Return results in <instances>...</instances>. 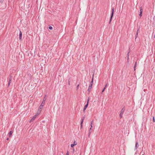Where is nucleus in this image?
Listing matches in <instances>:
<instances>
[{"label":"nucleus","mask_w":155,"mask_h":155,"mask_svg":"<svg viewBox=\"0 0 155 155\" xmlns=\"http://www.w3.org/2000/svg\"><path fill=\"white\" fill-rule=\"evenodd\" d=\"M122 114H121L120 113V118H121V117H122Z\"/></svg>","instance_id":"b1692460"},{"label":"nucleus","mask_w":155,"mask_h":155,"mask_svg":"<svg viewBox=\"0 0 155 155\" xmlns=\"http://www.w3.org/2000/svg\"><path fill=\"white\" fill-rule=\"evenodd\" d=\"M124 111V107L122 109L121 111H120V113L121 114H123Z\"/></svg>","instance_id":"9b49d317"},{"label":"nucleus","mask_w":155,"mask_h":155,"mask_svg":"<svg viewBox=\"0 0 155 155\" xmlns=\"http://www.w3.org/2000/svg\"><path fill=\"white\" fill-rule=\"evenodd\" d=\"M91 126V128L92 127V125H90Z\"/></svg>","instance_id":"2f4dec72"},{"label":"nucleus","mask_w":155,"mask_h":155,"mask_svg":"<svg viewBox=\"0 0 155 155\" xmlns=\"http://www.w3.org/2000/svg\"><path fill=\"white\" fill-rule=\"evenodd\" d=\"M93 120H92V121H91V123L93 124Z\"/></svg>","instance_id":"7c9ffc66"},{"label":"nucleus","mask_w":155,"mask_h":155,"mask_svg":"<svg viewBox=\"0 0 155 155\" xmlns=\"http://www.w3.org/2000/svg\"><path fill=\"white\" fill-rule=\"evenodd\" d=\"M9 78H11V79H12V77L11 75H10V76H9Z\"/></svg>","instance_id":"cd10ccee"},{"label":"nucleus","mask_w":155,"mask_h":155,"mask_svg":"<svg viewBox=\"0 0 155 155\" xmlns=\"http://www.w3.org/2000/svg\"><path fill=\"white\" fill-rule=\"evenodd\" d=\"M85 118V117L84 116V117H83V118L82 119V120H81V127L82 128V124L83 123V122L84 121V118Z\"/></svg>","instance_id":"9d476101"},{"label":"nucleus","mask_w":155,"mask_h":155,"mask_svg":"<svg viewBox=\"0 0 155 155\" xmlns=\"http://www.w3.org/2000/svg\"><path fill=\"white\" fill-rule=\"evenodd\" d=\"M37 116V115H36L34 116L32 118L31 120L30 121V122H32L33 120H34L36 118V117Z\"/></svg>","instance_id":"0eeeda50"},{"label":"nucleus","mask_w":155,"mask_h":155,"mask_svg":"<svg viewBox=\"0 0 155 155\" xmlns=\"http://www.w3.org/2000/svg\"><path fill=\"white\" fill-rule=\"evenodd\" d=\"M138 33L137 32H137L135 36V38H136L138 36Z\"/></svg>","instance_id":"6ab92c4d"},{"label":"nucleus","mask_w":155,"mask_h":155,"mask_svg":"<svg viewBox=\"0 0 155 155\" xmlns=\"http://www.w3.org/2000/svg\"><path fill=\"white\" fill-rule=\"evenodd\" d=\"M111 10H112V12H111V16H110V21L109 22V24H110V22L112 20V18L113 16L114 11V8H112Z\"/></svg>","instance_id":"f03ea898"},{"label":"nucleus","mask_w":155,"mask_h":155,"mask_svg":"<svg viewBox=\"0 0 155 155\" xmlns=\"http://www.w3.org/2000/svg\"><path fill=\"white\" fill-rule=\"evenodd\" d=\"M85 118V117L84 116V117H83V118L82 119V120H81V127L82 128V124L83 123V122L84 121V118Z\"/></svg>","instance_id":"1a4fd4ad"},{"label":"nucleus","mask_w":155,"mask_h":155,"mask_svg":"<svg viewBox=\"0 0 155 155\" xmlns=\"http://www.w3.org/2000/svg\"><path fill=\"white\" fill-rule=\"evenodd\" d=\"M68 84H69V85H70V82H69V83H68Z\"/></svg>","instance_id":"f704fd0d"},{"label":"nucleus","mask_w":155,"mask_h":155,"mask_svg":"<svg viewBox=\"0 0 155 155\" xmlns=\"http://www.w3.org/2000/svg\"><path fill=\"white\" fill-rule=\"evenodd\" d=\"M137 62H136L135 63V64H134V71H135L136 70V68L137 67Z\"/></svg>","instance_id":"ddd939ff"},{"label":"nucleus","mask_w":155,"mask_h":155,"mask_svg":"<svg viewBox=\"0 0 155 155\" xmlns=\"http://www.w3.org/2000/svg\"><path fill=\"white\" fill-rule=\"evenodd\" d=\"M139 28L138 29V30H137V32L138 33V31H139Z\"/></svg>","instance_id":"c85d7f7f"},{"label":"nucleus","mask_w":155,"mask_h":155,"mask_svg":"<svg viewBox=\"0 0 155 155\" xmlns=\"http://www.w3.org/2000/svg\"><path fill=\"white\" fill-rule=\"evenodd\" d=\"M108 85V84H106V85L105 86V87H104V89L102 90V92H103L105 90V89H106V87H107V86Z\"/></svg>","instance_id":"6e6552de"},{"label":"nucleus","mask_w":155,"mask_h":155,"mask_svg":"<svg viewBox=\"0 0 155 155\" xmlns=\"http://www.w3.org/2000/svg\"><path fill=\"white\" fill-rule=\"evenodd\" d=\"M22 37V33L21 31H20L19 34V39L20 40H21Z\"/></svg>","instance_id":"423d86ee"},{"label":"nucleus","mask_w":155,"mask_h":155,"mask_svg":"<svg viewBox=\"0 0 155 155\" xmlns=\"http://www.w3.org/2000/svg\"><path fill=\"white\" fill-rule=\"evenodd\" d=\"M140 13H139V16H140V17H141L142 16L143 10L142 8L141 7H140Z\"/></svg>","instance_id":"20e7f679"},{"label":"nucleus","mask_w":155,"mask_h":155,"mask_svg":"<svg viewBox=\"0 0 155 155\" xmlns=\"http://www.w3.org/2000/svg\"><path fill=\"white\" fill-rule=\"evenodd\" d=\"M129 52L127 54V57L128 59H129Z\"/></svg>","instance_id":"a878e982"},{"label":"nucleus","mask_w":155,"mask_h":155,"mask_svg":"<svg viewBox=\"0 0 155 155\" xmlns=\"http://www.w3.org/2000/svg\"><path fill=\"white\" fill-rule=\"evenodd\" d=\"M9 139V138H7L6 140H5V142H7V141Z\"/></svg>","instance_id":"393cba45"},{"label":"nucleus","mask_w":155,"mask_h":155,"mask_svg":"<svg viewBox=\"0 0 155 155\" xmlns=\"http://www.w3.org/2000/svg\"><path fill=\"white\" fill-rule=\"evenodd\" d=\"M92 84H90V85L89 86V87H88V91L89 92H90L91 91V89L92 88Z\"/></svg>","instance_id":"39448f33"},{"label":"nucleus","mask_w":155,"mask_h":155,"mask_svg":"<svg viewBox=\"0 0 155 155\" xmlns=\"http://www.w3.org/2000/svg\"><path fill=\"white\" fill-rule=\"evenodd\" d=\"M93 120H92V121H91V123L93 124Z\"/></svg>","instance_id":"c756f323"},{"label":"nucleus","mask_w":155,"mask_h":155,"mask_svg":"<svg viewBox=\"0 0 155 155\" xmlns=\"http://www.w3.org/2000/svg\"><path fill=\"white\" fill-rule=\"evenodd\" d=\"M74 146V144H72L71 145V147H73Z\"/></svg>","instance_id":"412c9836"},{"label":"nucleus","mask_w":155,"mask_h":155,"mask_svg":"<svg viewBox=\"0 0 155 155\" xmlns=\"http://www.w3.org/2000/svg\"><path fill=\"white\" fill-rule=\"evenodd\" d=\"M93 77H92V80L90 83V84H93Z\"/></svg>","instance_id":"f3484780"},{"label":"nucleus","mask_w":155,"mask_h":155,"mask_svg":"<svg viewBox=\"0 0 155 155\" xmlns=\"http://www.w3.org/2000/svg\"><path fill=\"white\" fill-rule=\"evenodd\" d=\"M139 146L138 143L137 142H136L135 144V149H137L138 147Z\"/></svg>","instance_id":"4468645a"},{"label":"nucleus","mask_w":155,"mask_h":155,"mask_svg":"<svg viewBox=\"0 0 155 155\" xmlns=\"http://www.w3.org/2000/svg\"><path fill=\"white\" fill-rule=\"evenodd\" d=\"M12 81V79H11V78H9V81L8 82V86H9V85H10V84L11 83Z\"/></svg>","instance_id":"2eb2a0df"},{"label":"nucleus","mask_w":155,"mask_h":155,"mask_svg":"<svg viewBox=\"0 0 155 155\" xmlns=\"http://www.w3.org/2000/svg\"><path fill=\"white\" fill-rule=\"evenodd\" d=\"M48 28L50 30H52L53 29L52 27L51 26H49Z\"/></svg>","instance_id":"a211bd4d"},{"label":"nucleus","mask_w":155,"mask_h":155,"mask_svg":"<svg viewBox=\"0 0 155 155\" xmlns=\"http://www.w3.org/2000/svg\"><path fill=\"white\" fill-rule=\"evenodd\" d=\"M154 38H155V35H154Z\"/></svg>","instance_id":"c9c22d12"},{"label":"nucleus","mask_w":155,"mask_h":155,"mask_svg":"<svg viewBox=\"0 0 155 155\" xmlns=\"http://www.w3.org/2000/svg\"><path fill=\"white\" fill-rule=\"evenodd\" d=\"M142 155H144V154H143Z\"/></svg>","instance_id":"e433bc0d"},{"label":"nucleus","mask_w":155,"mask_h":155,"mask_svg":"<svg viewBox=\"0 0 155 155\" xmlns=\"http://www.w3.org/2000/svg\"><path fill=\"white\" fill-rule=\"evenodd\" d=\"M91 130H92V128H91V127H90V128L89 129V136L90 134H91Z\"/></svg>","instance_id":"dca6fc26"},{"label":"nucleus","mask_w":155,"mask_h":155,"mask_svg":"<svg viewBox=\"0 0 155 155\" xmlns=\"http://www.w3.org/2000/svg\"><path fill=\"white\" fill-rule=\"evenodd\" d=\"M153 121L154 122H155V120L154 117H153Z\"/></svg>","instance_id":"5701e85b"},{"label":"nucleus","mask_w":155,"mask_h":155,"mask_svg":"<svg viewBox=\"0 0 155 155\" xmlns=\"http://www.w3.org/2000/svg\"><path fill=\"white\" fill-rule=\"evenodd\" d=\"M73 144H74V145H75L77 144V142H76L75 141H74Z\"/></svg>","instance_id":"4be33fe9"},{"label":"nucleus","mask_w":155,"mask_h":155,"mask_svg":"<svg viewBox=\"0 0 155 155\" xmlns=\"http://www.w3.org/2000/svg\"><path fill=\"white\" fill-rule=\"evenodd\" d=\"M89 97H88V99H87V103L85 105V106H84V110H83L84 112L85 110L88 107V103H89Z\"/></svg>","instance_id":"7ed1b4c3"},{"label":"nucleus","mask_w":155,"mask_h":155,"mask_svg":"<svg viewBox=\"0 0 155 155\" xmlns=\"http://www.w3.org/2000/svg\"><path fill=\"white\" fill-rule=\"evenodd\" d=\"M58 155H61V153H59Z\"/></svg>","instance_id":"473e14b6"},{"label":"nucleus","mask_w":155,"mask_h":155,"mask_svg":"<svg viewBox=\"0 0 155 155\" xmlns=\"http://www.w3.org/2000/svg\"><path fill=\"white\" fill-rule=\"evenodd\" d=\"M46 97H45L43 98V100L40 106L38 108V112H39V114L40 113L41 111L42 110V109L43 108V107L44 106V105L45 104V101L46 100Z\"/></svg>","instance_id":"f257e3e1"},{"label":"nucleus","mask_w":155,"mask_h":155,"mask_svg":"<svg viewBox=\"0 0 155 155\" xmlns=\"http://www.w3.org/2000/svg\"><path fill=\"white\" fill-rule=\"evenodd\" d=\"M79 86V84H78V85L77 86V87H76V90H77L78 89Z\"/></svg>","instance_id":"aec40b11"},{"label":"nucleus","mask_w":155,"mask_h":155,"mask_svg":"<svg viewBox=\"0 0 155 155\" xmlns=\"http://www.w3.org/2000/svg\"><path fill=\"white\" fill-rule=\"evenodd\" d=\"M66 155H69L68 151L66 153Z\"/></svg>","instance_id":"bb28decb"},{"label":"nucleus","mask_w":155,"mask_h":155,"mask_svg":"<svg viewBox=\"0 0 155 155\" xmlns=\"http://www.w3.org/2000/svg\"><path fill=\"white\" fill-rule=\"evenodd\" d=\"M92 124H93L91 123L90 125H92Z\"/></svg>","instance_id":"72a5a7b5"},{"label":"nucleus","mask_w":155,"mask_h":155,"mask_svg":"<svg viewBox=\"0 0 155 155\" xmlns=\"http://www.w3.org/2000/svg\"><path fill=\"white\" fill-rule=\"evenodd\" d=\"M12 133H13V132H12V131H10L9 132V134H8V136H9L10 137L12 135Z\"/></svg>","instance_id":"f8f14e48"}]
</instances>
